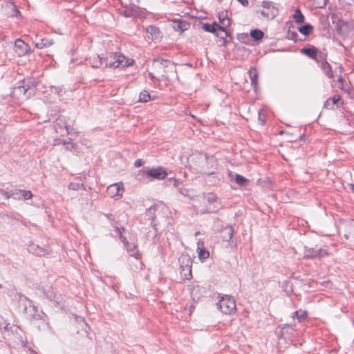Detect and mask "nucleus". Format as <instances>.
Segmentation results:
<instances>
[{"mask_svg":"<svg viewBox=\"0 0 354 354\" xmlns=\"http://www.w3.org/2000/svg\"><path fill=\"white\" fill-rule=\"evenodd\" d=\"M125 229L123 227H115V232H117L118 235L120 236V240L124 243V246L126 247L127 251L130 254L131 257H135V259L137 261V263L136 264V270H140L142 267V263L138 261V259L140 258V254L139 251L137 250V246L134 243H129L127 238L123 236V233L124 232Z\"/></svg>","mask_w":354,"mask_h":354,"instance_id":"f257e3e1","label":"nucleus"},{"mask_svg":"<svg viewBox=\"0 0 354 354\" xmlns=\"http://www.w3.org/2000/svg\"><path fill=\"white\" fill-rule=\"evenodd\" d=\"M173 62L168 59H164L162 58H156L153 62V71L149 73V75L151 79L157 78L159 77H165L167 73V68L173 67Z\"/></svg>","mask_w":354,"mask_h":354,"instance_id":"f03ea898","label":"nucleus"},{"mask_svg":"<svg viewBox=\"0 0 354 354\" xmlns=\"http://www.w3.org/2000/svg\"><path fill=\"white\" fill-rule=\"evenodd\" d=\"M203 198L206 204V207L199 210L202 214L216 212L221 208V203L216 194L208 193L203 196Z\"/></svg>","mask_w":354,"mask_h":354,"instance_id":"7ed1b4c3","label":"nucleus"},{"mask_svg":"<svg viewBox=\"0 0 354 354\" xmlns=\"http://www.w3.org/2000/svg\"><path fill=\"white\" fill-rule=\"evenodd\" d=\"M216 306L217 308L224 314H231L236 310L235 300L232 297L227 295L221 297Z\"/></svg>","mask_w":354,"mask_h":354,"instance_id":"20e7f679","label":"nucleus"},{"mask_svg":"<svg viewBox=\"0 0 354 354\" xmlns=\"http://www.w3.org/2000/svg\"><path fill=\"white\" fill-rule=\"evenodd\" d=\"M257 13H260L261 16L268 19H274L278 13V9L274 7L270 1H264L262 2L261 6L257 10Z\"/></svg>","mask_w":354,"mask_h":354,"instance_id":"39448f33","label":"nucleus"},{"mask_svg":"<svg viewBox=\"0 0 354 354\" xmlns=\"http://www.w3.org/2000/svg\"><path fill=\"white\" fill-rule=\"evenodd\" d=\"M189 163L192 167L198 171H203L207 165V157L204 153H196L191 156Z\"/></svg>","mask_w":354,"mask_h":354,"instance_id":"423d86ee","label":"nucleus"},{"mask_svg":"<svg viewBox=\"0 0 354 354\" xmlns=\"http://www.w3.org/2000/svg\"><path fill=\"white\" fill-rule=\"evenodd\" d=\"M179 262L181 269V274L186 279L192 277V261L188 254H182L179 258Z\"/></svg>","mask_w":354,"mask_h":354,"instance_id":"0eeeda50","label":"nucleus"},{"mask_svg":"<svg viewBox=\"0 0 354 354\" xmlns=\"http://www.w3.org/2000/svg\"><path fill=\"white\" fill-rule=\"evenodd\" d=\"M143 174V175L148 177H151L156 180H162L167 176L166 170L162 167H158L156 168L144 169L139 171Z\"/></svg>","mask_w":354,"mask_h":354,"instance_id":"6e6552de","label":"nucleus"},{"mask_svg":"<svg viewBox=\"0 0 354 354\" xmlns=\"http://www.w3.org/2000/svg\"><path fill=\"white\" fill-rule=\"evenodd\" d=\"M111 58H113L115 59L114 62H108L107 64L109 65V67L112 68H118V67H126L130 66L133 63L132 59H127L125 56L121 54H114L111 53Z\"/></svg>","mask_w":354,"mask_h":354,"instance_id":"1a4fd4ad","label":"nucleus"},{"mask_svg":"<svg viewBox=\"0 0 354 354\" xmlns=\"http://www.w3.org/2000/svg\"><path fill=\"white\" fill-rule=\"evenodd\" d=\"M35 86H30L29 85L19 86L14 88L13 94L23 100L28 99L35 92Z\"/></svg>","mask_w":354,"mask_h":354,"instance_id":"9d476101","label":"nucleus"},{"mask_svg":"<svg viewBox=\"0 0 354 354\" xmlns=\"http://www.w3.org/2000/svg\"><path fill=\"white\" fill-rule=\"evenodd\" d=\"M123 192L124 187L122 183H113L109 185L106 189V193L111 197L122 196Z\"/></svg>","mask_w":354,"mask_h":354,"instance_id":"9b49d317","label":"nucleus"},{"mask_svg":"<svg viewBox=\"0 0 354 354\" xmlns=\"http://www.w3.org/2000/svg\"><path fill=\"white\" fill-rule=\"evenodd\" d=\"M30 50L28 44H26L23 40L18 39L15 43V51L19 56H24Z\"/></svg>","mask_w":354,"mask_h":354,"instance_id":"f8f14e48","label":"nucleus"},{"mask_svg":"<svg viewBox=\"0 0 354 354\" xmlns=\"http://www.w3.org/2000/svg\"><path fill=\"white\" fill-rule=\"evenodd\" d=\"M327 254L325 250L319 249L317 250H315L313 248H305V252L304 255V258H321L325 256Z\"/></svg>","mask_w":354,"mask_h":354,"instance_id":"ddd939ff","label":"nucleus"},{"mask_svg":"<svg viewBox=\"0 0 354 354\" xmlns=\"http://www.w3.org/2000/svg\"><path fill=\"white\" fill-rule=\"evenodd\" d=\"M32 194L30 191L18 189L12 194V198L18 201L29 200L32 197Z\"/></svg>","mask_w":354,"mask_h":354,"instance_id":"4468645a","label":"nucleus"},{"mask_svg":"<svg viewBox=\"0 0 354 354\" xmlns=\"http://www.w3.org/2000/svg\"><path fill=\"white\" fill-rule=\"evenodd\" d=\"M146 37L150 40H158L161 37L159 29L153 26H150L146 28Z\"/></svg>","mask_w":354,"mask_h":354,"instance_id":"2eb2a0df","label":"nucleus"},{"mask_svg":"<svg viewBox=\"0 0 354 354\" xmlns=\"http://www.w3.org/2000/svg\"><path fill=\"white\" fill-rule=\"evenodd\" d=\"M197 252L198 258L203 261L209 257V252L205 249L203 242L199 241L197 243Z\"/></svg>","mask_w":354,"mask_h":354,"instance_id":"dca6fc26","label":"nucleus"},{"mask_svg":"<svg viewBox=\"0 0 354 354\" xmlns=\"http://www.w3.org/2000/svg\"><path fill=\"white\" fill-rule=\"evenodd\" d=\"M227 27L221 26L219 24L218 25V28H216V30L214 34L219 37L223 44H225L227 41V38L229 36V33L226 30Z\"/></svg>","mask_w":354,"mask_h":354,"instance_id":"f3484780","label":"nucleus"},{"mask_svg":"<svg viewBox=\"0 0 354 354\" xmlns=\"http://www.w3.org/2000/svg\"><path fill=\"white\" fill-rule=\"evenodd\" d=\"M29 251L39 257H43L48 253L46 248L35 245L30 246Z\"/></svg>","mask_w":354,"mask_h":354,"instance_id":"a211bd4d","label":"nucleus"},{"mask_svg":"<svg viewBox=\"0 0 354 354\" xmlns=\"http://www.w3.org/2000/svg\"><path fill=\"white\" fill-rule=\"evenodd\" d=\"M233 235V229L232 226L227 225L223 228L221 232V237L224 241H229Z\"/></svg>","mask_w":354,"mask_h":354,"instance_id":"6ab92c4d","label":"nucleus"},{"mask_svg":"<svg viewBox=\"0 0 354 354\" xmlns=\"http://www.w3.org/2000/svg\"><path fill=\"white\" fill-rule=\"evenodd\" d=\"M320 67L328 77L332 78L333 77V71L331 70L330 65L327 62H326V61L322 62L320 64Z\"/></svg>","mask_w":354,"mask_h":354,"instance_id":"aec40b11","label":"nucleus"},{"mask_svg":"<svg viewBox=\"0 0 354 354\" xmlns=\"http://www.w3.org/2000/svg\"><path fill=\"white\" fill-rule=\"evenodd\" d=\"M301 52L312 59H315L317 57V50L315 47L304 48Z\"/></svg>","mask_w":354,"mask_h":354,"instance_id":"412c9836","label":"nucleus"},{"mask_svg":"<svg viewBox=\"0 0 354 354\" xmlns=\"http://www.w3.org/2000/svg\"><path fill=\"white\" fill-rule=\"evenodd\" d=\"M249 77L251 81V84L256 88L257 85L258 73L255 68H251L248 71Z\"/></svg>","mask_w":354,"mask_h":354,"instance_id":"4be33fe9","label":"nucleus"},{"mask_svg":"<svg viewBox=\"0 0 354 354\" xmlns=\"http://www.w3.org/2000/svg\"><path fill=\"white\" fill-rule=\"evenodd\" d=\"M54 44L53 39H50L48 38L41 39L40 41L36 43V47L38 48H43L46 47H49Z\"/></svg>","mask_w":354,"mask_h":354,"instance_id":"5701e85b","label":"nucleus"},{"mask_svg":"<svg viewBox=\"0 0 354 354\" xmlns=\"http://www.w3.org/2000/svg\"><path fill=\"white\" fill-rule=\"evenodd\" d=\"M50 91L51 92L56 93L59 97L63 96L66 93V89L63 86H53L50 88Z\"/></svg>","mask_w":354,"mask_h":354,"instance_id":"b1692460","label":"nucleus"},{"mask_svg":"<svg viewBox=\"0 0 354 354\" xmlns=\"http://www.w3.org/2000/svg\"><path fill=\"white\" fill-rule=\"evenodd\" d=\"M52 301L54 302L55 306L57 308H62L64 306V299L61 295L54 294V298Z\"/></svg>","mask_w":354,"mask_h":354,"instance_id":"393cba45","label":"nucleus"},{"mask_svg":"<svg viewBox=\"0 0 354 354\" xmlns=\"http://www.w3.org/2000/svg\"><path fill=\"white\" fill-rule=\"evenodd\" d=\"M15 326H11L10 324H6L3 328H1V333L4 339L10 338V330H12Z\"/></svg>","mask_w":354,"mask_h":354,"instance_id":"a878e982","label":"nucleus"},{"mask_svg":"<svg viewBox=\"0 0 354 354\" xmlns=\"http://www.w3.org/2000/svg\"><path fill=\"white\" fill-rule=\"evenodd\" d=\"M250 36L254 40L258 41L260 40L263 37V32L258 29L252 30L250 32Z\"/></svg>","mask_w":354,"mask_h":354,"instance_id":"bb28decb","label":"nucleus"},{"mask_svg":"<svg viewBox=\"0 0 354 354\" xmlns=\"http://www.w3.org/2000/svg\"><path fill=\"white\" fill-rule=\"evenodd\" d=\"M218 24L216 23H213L212 24H203V29L207 31V32H213L214 33L215 31L216 30V28H218Z\"/></svg>","mask_w":354,"mask_h":354,"instance_id":"cd10ccee","label":"nucleus"},{"mask_svg":"<svg viewBox=\"0 0 354 354\" xmlns=\"http://www.w3.org/2000/svg\"><path fill=\"white\" fill-rule=\"evenodd\" d=\"M295 21L297 24H301L304 21V17L299 10H297L293 15Z\"/></svg>","mask_w":354,"mask_h":354,"instance_id":"c85d7f7f","label":"nucleus"},{"mask_svg":"<svg viewBox=\"0 0 354 354\" xmlns=\"http://www.w3.org/2000/svg\"><path fill=\"white\" fill-rule=\"evenodd\" d=\"M182 185V180L180 179H176L174 178H170L167 180V185L168 186H173L174 187H180V186Z\"/></svg>","mask_w":354,"mask_h":354,"instance_id":"c756f323","label":"nucleus"},{"mask_svg":"<svg viewBox=\"0 0 354 354\" xmlns=\"http://www.w3.org/2000/svg\"><path fill=\"white\" fill-rule=\"evenodd\" d=\"M62 144L65 146V149L68 151H71L75 149V145L70 141L66 142L65 140H58L55 145Z\"/></svg>","mask_w":354,"mask_h":354,"instance_id":"7c9ffc66","label":"nucleus"},{"mask_svg":"<svg viewBox=\"0 0 354 354\" xmlns=\"http://www.w3.org/2000/svg\"><path fill=\"white\" fill-rule=\"evenodd\" d=\"M295 315L299 322H301L307 316V312L304 310H299L295 312Z\"/></svg>","mask_w":354,"mask_h":354,"instance_id":"2f4dec72","label":"nucleus"},{"mask_svg":"<svg viewBox=\"0 0 354 354\" xmlns=\"http://www.w3.org/2000/svg\"><path fill=\"white\" fill-rule=\"evenodd\" d=\"M312 30L313 27L310 24L302 26L299 28V31L304 35H308L310 34Z\"/></svg>","mask_w":354,"mask_h":354,"instance_id":"473e14b6","label":"nucleus"},{"mask_svg":"<svg viewBox=\"0 0 354 354\" xmlns=\"http://www.w3.org/2000/svg\"><path fill=\"white\" fill-rule=\"evenodd\" d=\"M149 100H151V96L147 91H143L140 92L139 95V101L142 102H147Z\"/></svg>","mask_w":354,"mask_h":354,"instance_id":"72a5a7b5","label":"nucleus"},{"mask_svg":"<svg viewBox=\"0 0 354 354\" xmlns=\"http://www.w3.org/2000/svg\"><path fill=\"white\" fill-rule=\"evenodd\" d=\"M221 26L228 27L230 25V19L225 15H219Z\"/></svg>","mask_w":354,"mask_h":354,"instance_id":"f704fd0d","label":"nucleus"},{"mask_svg":"<svg viewBox=\"0 0 354 354\" xmlns=\"http://www.w3.org/2000/svg\"><path fill=\"white\" fill-rule=\"evenodd\" d=\"M339 74L338 78H337V82L339 84L337 86L341 90L347 91V89L345 88L344 80H343V78L341 76V73H342V68L341 67H339Z\"/></svg>","mask_w":354,"mask_h":354,"instance_id":"c9c22d12","label":"nucleus"},{"mask_svg":"<svg viewBox=\"0 0 354 354\" xmlns=\"http://www.w3.org/2000/svg\"><path fill=\"white\" fill-rule=\"evenodd\" d=\"M103 58L100 55H97L94 57L93 62H92L93 66L95 68H98L102 64Z\"/></svg>","mask_w":354,"mask_h":354,"instance_id":"e433bc0d","label":"nucleus"},{"mask_svg":"<svg viewBox=\"0 0 354 354\" xmlns=\"http://www.w3.org/2000/svg\"><path fill=\"white\" fill-rule=\"evenodd\" d=\"M235 181L239 185H244L246 183V182L248 181V180L245 177H243L239 174H236V178H235Z\"/></svg>","mask_w":354,"mask_h":354,"instance_id":"4c0bfd02","label":"nucleus"},{"mask_svg":"<svg viewBox=\"0 0 354 354\" xmlns=\"http://www.w3.org/2000/svg\"><path fill=\"white\" fill-rule=\"evenodd\" d=\"M44 293H45L46 297L50 301H53V299L54 298V294H56L55 292H54L53 290L51 288H49L47 290H45Z\"/></svg>","mask_w":354,"mask_h":354,"instance_id":"58836bf2","label":"nucleus"},{"mask_svg":"<svg viewBox=\"0 0 354 354\" xmlns=\"http://www.w3.org/2000/svg\"><path fill=\"white\" fill-rule=\"evenodd\" d=\"M82 185H83L82 184H80L79 183H71L68 185V188L70 189H73V190H77Z\"/></svg>","mask_w":354,"mask_h":354,"instance_id":"ea45409f","label":"nucleus"},{"mask_svg":"<svg viewBox=\"0 0 354 354\" xmlns=\"http://www.w3.org/2000/svg\"><path fill=\"white\" fill-rule=\"evenodd\" d=\"M9 6L13 9V13L12 14L13 16H17L18 14H19V11L17 10L15 5L10 3H9Z\"/></svg>","mask_w":354,"mask_h":354,"instance_id":"a19ab883","label":"nucleus"},{"mask_svg":"<svg viewBox=\"0 0 354 354\" xmlns=\"http://www.w3.org/2000/svg\"><path fill=\"white\" fill-rule=\"evenodd\" d=\"M259 120L261 122V124L263 123V121H264V114H263V110H260L259 111Z\"/></svg>","mask_w":354,"mask_h":354,"instance_id":"79ce46f5","label":"nucleus"},{"mask_svg":"<svg viewBox=\"0 0 354 354\" xmlns=\"http://www.w3.org/2000/svg\"><path fill=\"white\" fill-rule=\"evenodd\" d=\"M0 194L3 195L6 199H8L9 198L12 197V194H9L8 192L2 189H0Z\"/></svg>","mask_w":354,"mask_h":354,"instance_id":"37998d69","label":"nucleus"},{"mask_svg":"<svg viewBox=\"0 0 354 354\" xmlns=\"http://www.w3.org/2000/svg\"><path fill=\"white\" fill-rule=\"evenodd\" d=\"M104 60L106 64V66H109V65L107 64V60H108V62H114L115 61V59L113 58H111V54H109V56H107L106 58H104Z\"/></svg>","mask_w":354,"mask_h":354,"instance_id":"c03bdc74","label":"nucleus"},{"mask_svg":"<svg viewBox=\"0 0 354 354\" xmlns=\"http://www.w3.org/2000/svg\"><path fill=\"white\" fill-rule=\"evenodd\" d=\"M142 164H143V162H142V160H140V159L136 160L135 161V162H134V165H135L136 167H140V166H142Z\"/></svg>","mask_w":354,"mask_h":354,"instance_id":"a18cd8bd","label":"nucleus"},{"mask_svg":"<svg viewBox=\"0 0 354 354\" xmlns=\"http://www.w3.org/2000/svg\"><path fill=\"white\" fill-rule=\"evenodd\" d=\"M340 100V97L339 96H334L331 100H332V102L333 104H335L337 103V102Z\"/></svg>","mask_w":354,"mask_h":354,"instance_id":"49530a36","label":"nucleus"},{"mask_svg":"<svg viewBox=\"0 0 354 354\" xmlns=\"http://www.w3.org/2000/svg\"><path fill=\"white\" fill-rule=\"evenodd\" d=\"M289 328V325L285 324L282 328H281V333L282 335L287 331L288 328Z\"/></svg>","mask_w":354,"mask_h":354,"instance_id":"de8ad7c7","label":"nucleus"},{"mask_svg":"<svg viewBox=\"0 0 354 354\" xmlns=\"http://www.w3.org/2000/svg\"><path fill=\"white\" fill-rule=\"evenodd\" d=\"M239 3H241L243 6H245L248 4V0H237Z\"/></svg>","mask_w":354,"mask_h":354,"instance_id":"09e8293b","label":"nucleus"},{"mask_svg":"<svg viewBox=\"0 0 354 354\" xmlns=\"http://www.w3.org/2000/svg\"><path fill=\"white\" fill-rule=\"evenodd\" d=\"M179 192H180L181 194H183V195H184V196H186V195H187V192H188V191H187V189H183L180 188V189H179Z\"/></svg>","mask_w":354,"mask_h":354,"instance_id":"8fccbe9b","label":"nucleus"},{"mask_svg":"<svg viewBox=\"0 0 354 354\" xmlns=\"http://www.w3.org/2000/svg\"><path fill=\"white\" fill-rule=\"evenodd\" d=\"M80 322L83 325H84V326H85V327H88V325H87V324L86 323V322H85V320L84 319V318L80 317Z\"/></svg>","mask_w":354,"mask_h":354,"instance_id":"3c124183","label":"nucleus"},{"mask_svg":"<svg viewBox=\"0 0 354 354\" xmlns=\"http://www.w3.org/2000/svg\"><path fill=\"white\" fill-rule=\"evenodd\" d=\"M350 188L352 190V192H354V184H351L350 185Z\"/></svg>","mask_w":354,"mask_h":354,"instance_id":"603ef678","label":"nucleus"},{"mask_svg":"<svg viewBox=\"0 0 354 354\" xmlns=\"http://www.w3.org/2000/svg\"><path fill=\"white\" fill-rule=\"evenodd\" d=\"M199 234H200V232H195V236H198Z\"/></svg>","mask_w":354,"mask_h":354,"instance_id":"864d4df0","label":"nucleus"},{"mask_svg":"<svg viewBox=\"0 0 354 354\" xmlns=\"http://www.w3.org/2000/svg\"><path fill=\"white\" fill-rule=\"evenodd\" d=\"M329 101H330V100H327V101H326V103H327V104H328V103H329Z\"/></svg>","mask_w":354,"mask_h":354,"instance_id":"5fc2aeb1","label":"nucleus"},{"mask_svg":"<svg viewBox=\"0 0 354 354\" xmlns=\"http://www.w3.org/2000/svg\"><path fill=\"white\" fill-rule=\"evenodd\" d=\"M2 288V285L0 283V289Z\"/></svg>","mask_w":354,"mask_h":354,"instance_id":"6e6d98bb","label":"nucleus"}]
</instances>
